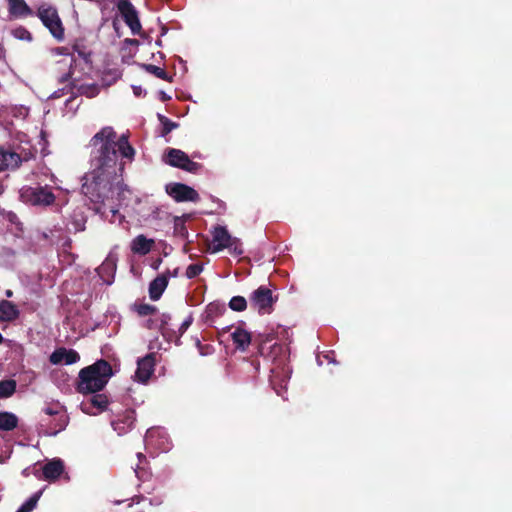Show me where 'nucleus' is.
Listing matches in <instances>:
<instances>
[{
  "instance_id": "f257e3e1",
  "label": "nucleus",
  "mask_w": 512,
  "mask_h": 512,
  "mask_svg": "<svg viewBox=\"0 0 512 512\" xmlns=\"http://www.w3.org/2000/svg\"><path fill=\"white\" fill-rule=\"evenodd\" d=\"M91 169L83 177L82 193L94 204L105 205L107 202H117L111 206V212L118 213V207L123 205L131 194L123 183V164L119 162V154L132 160L135 154L125 135L117 138L111 126L103 127L90 140Z\"/></svg>"
},
{
  "instance_id": "f03ea898",
  "label": "nucleus",
  "mask_w": 512,
  "mask_h": 512,
  "mask_svg": "<svg viewBox=\"0 0 512 512\" xmlns=\"http://www.w3.org/2000/svg\"><path fill=\"white\" fill-rule=\"evenodd\" d=\"M111 376L110 364L105 360H99L80 371L77 390L82 394H94L105 387Z\"/></svg>"
},
{
  "instance_id": "7ed1b4c3",
  "label": "nucleus",
  "mask_w": 512,
  "mask_h": 512,
  "mask_svg": "<svg viewBox=\"0 0 512 512\" xmlns=\"http://www.w3.org/2000/svg\"><path fill=\"white\" fill-rule=\"evenodd\" d=\"M212 253L228 249L230 254L241 256L244 253L242 242L239 238L233 237L224 226H216L212 230V241L210 246Z\"/></svg>"
},
{
  "instance_id": "20e7f679",
  "label": "nucleus",
  "mask_w": 512,
  "mask_h": 512,
  "mask_svg": "<svg viewBox=\"0 0 512 512\" xmlns=\"http://www.w3.org/2000/svg\"><path fill=\"white\" fill-rule=\"evenodd\" d=\"M36 15L57 41L64 40V26L55 7L42 4Z\"/></svg>"
},
{
  "instance_id": "39448f33",
  "label": "nucleus",
  "mask_w": 512,
  "mask_h": 512,
  "mask_svg": "<svg viewBox=\"0 0 512 512\" xmlns=\"http://www.w3.org/2000/svg\"><path fill=\"white\" fill-rule=\"evenodd\" d=\"M20 196L24 202L36 206H49L55 201L48 186L23 187Z\"/></svg>"
},
{
  "instance_id": "423d86ee",
  "label": "nucleus",
  "mask_w": 512,
  "mask_h": 512,
  "mask_svg": "<svg viewBox=\"0 0 512 512\" xmlns=\"http://www.w3.org/2000/svg\"><path fill=\"white\" fill-rule=\"evenodd\" d=\"M163 160L166 164L182 169L190 173H197L201 165L192 161L189 156L180 149L168 148L164 155Z\"/></svg>"
},
{
  "instance_id": "0eeeda50",
  "label": "nucleus",
  "mask_w": 512,
  "mask_h": 512,
  "mask_svg": "<svg viewBox=\"0 0 512 512\" xmlns=\"http://www.w3.org/2000/svg\"><path fill=\"white\" fill-rule=\"evenodd\" d=\"M276 300L277 298L273 296L272 291L265 286L258 287L249 298L251 307L260 314H270Z\"/></svg>"
},
{
  "instance_id": "6e6552de",
  "label": "nucleus",
  "mask_w": 512,
  "mask_h": 512,
  "mask_svg": "<svg viewBox=\"0 0 512 512\" xmlns=\"http://www.w3.org/2000/svg\"><path fill=\"white\" fill-rule=\"evenodd\" d=\"M117 9L133 35L141 32L142 26L135 7L129 0H118Z\"/></svg>"
},
{
  "instance_id": "1a4fd4ad",
  "label": "nucleus",
  "mask_w": 512,
  "mask_h": 512,
  "mask_svg": "<svg viewBox=\"0 0 512 512\" xmlns=\"http://www.w3.org/2000/svg\"><path fill=\"white\" fill-rule=\"evenodd\" d=\"M166 192L176 202H198L200 200V196L194 188L182 183L167 184Z\"/></svg>"
},
{
  "instance_id": "9d476101",
  "label": "nucleus",
  "mask_w": 512,
  "mask_h": 512,
  "mask_svg": "<svg viewBox=\"0 0 512 512\" xmlns=\"http://www.w3.org/2000/svg\"><path fill=\"white\" fill-rule=\"evenodd\" d=\"M108 398L104 394H93L80 404V409L88 415H97L105 411L108 407Z\"/></svg>"
},
{
  "instance_id": "9b49d317",
  "label": "nucleus",
  "mask_w": 512,
  "mask_h": 512,
  "mask_svg": "<svg viewBox=\"0 0 512 512\" xmlns=\"http://www.w3.org/2000/svg\"><path fill=\"white\" fill-rule=\"evenodd\" d=\"M155 364L156 360L153 353L147 354L139 359L135 371V379L141 383H146L154 372Z\"/></svg>"
},
{
  "instance_id": "f8f14e48",
  "label": "nucleus",
  "mask_w": 512,
  "mask_h": 512,
  "mask_svg": "<svg viewBox=\"0 0 512 512\" xmlns=\"http://www.w3.org/2000/svg\"><path fill=\"white\" fill-rule=\"evenodd\" d=\"M49 360L54 365H72L80 360V356L73 349L58 348L50 355Z\"/></svg>"
},
{
  "instance_id": "ddd939ff",
  "label": "nucleus",
  "mask_w": 512,
  "mask_h": 512,
  "mask_svg": "<svg viewBox=\"0 0 512 512\" xmlns=\"http://www.w3.org/2000/svg\"><path fill=\"white\" fill-rule=\"evenodd\" d=\"M44 414L47 416L46 419H50L52 417H58V422L60 423L58 429H65L69 422V417L66 412V409L59 402H53L47 404L43 408Z\"/></svg>"
},
{
  "instance_id": "4468645a",
  "label": "nucleus",
  "mask_w": 512,
  "mask_h": 512,
  "mask_svg": "<svg viewBox=\"0 0 512 512\" xmlns=\"http://www.w3.org/2000/svg\"><path fill=\"white\" fill-rule=\"evenodd\" d=\"M10 18L20 19L32 16L33 10L25 0H6Z\"/></svg>"
},
{
  "instance_id": "2eb2a0df",
  "label": "nucleus",
  "mask_w": 512,
  "mask_h": 512,
  "mask_svg": "<svg viewBox=\"0 0 512 512\" xmlns=\"http://www.w3.org/2000/svg\"><path fill=\"white\" fill-rule=\"evenodd\" d=\"M43 477L45 480L48 481H55L57 480L61 474L64 472V464L63 461L60 459H53L49 462H47L43 468Z\"/></svg>"
},
{
  "instance_id": "dca6fc26",
  "label": "nucleus",
  "mask_w": 512,
  "mask_h": 512,
  "mask_svg": "<svg viewBox=\"0 0 512 512\" xmlns=\"http://www.w3.org/2000/svg\"><path fill=\"white\" fill-rule=\"evenodd\" d=\"M154 245V240L149 239L144 235L136 236L130 244L131 251L134 254L146 255L148 254Z\"/></svg>"
},
{
  "instance_id": "f3484780",
  "label": "nucleus",
  "mask_w": 512,
  "mask_h": 512,
  "mask_svg": "<svg viewBox=\"0 0 512 512\" xmlns=\"http://www.w3.org/2000/svg\"><path fill=\"white\" fill-rule=\"evenodd\" d=\"M20 156L12 151L0 149V171L15 169L21 163Z\"/></svg>"
},
{
  "instance_id": "a211bd4d",
  "label": "nucleus",
  "mask_w": 512,
  "mask_h": 512,
  "mask_svg": "<svg viewBox=\"0 0 512 512\" xmlns=\"http://www.w3.org/2000/svg\"><path fill=\"white\" fill-rule=\"evenodd\" d=\"M19 314V309L14 303L8 300L0 301V321L12 322L18 318Z\"/></svg>"
},
{
  "instance_id": "6ab92c4d",
  "label": "nucleus",
  "mask_w": 512,
  "mask_h": 512,
  "mask_svg": "<svg viewBox=\"0 0 512 512\" xmlns=\"http://www.w3.org/2000/svg\"><path fill=\"white\" fill-rule=\"evenodd\" d=\"M167 285L168 277L166 275L156 277L149 285V296L151 300L156 301L160 299Z\"/></svg>"
},
{
  "instance_id": "aec40b11",
  "label": "nucleus",
  "mask_w": 512,
  "mask_h": 512,
  "mask_svg": "<svg viewBox=\"0 0 512 512\" xmlns=\"http://www.w3.org/2000/svg\"><path fill=\"white\" fill-rule=\"evenodd\" d=\"M232 340L236 347L244 351L251 343L250 333L242 328H235L231 333Z\"/></svg>"
},
{
  "instance_id": "412c9836",
  "label": "nucleus",
  "mask_w": 512,
  "mask_h": 512,
  "mask_svg": "<svg viewBox=\"0 0 512 512\" xmlns=\"http://www.w3.org/2000/svg\"><path fill=\"white\" fill-rule=\"evenodd\" d=\"M58 417H52L50 419L41 420V431L46 436H55L64 429H58L59 426Z\"/></svg>"
},
{
  "instance_id": "4be33fe9",
  "label": "nucleus",
  "mask_w": 512,
  "mask_h": 512,
  "mask_svg": "<svg viewBox=\"0 0 512 512\" xmlns=\"http://www.w3.org/2000/svg\"><path fill=\"white\" fill-rule=\"evenodd\" d=\"M18 425V418L11 412H0V430L11 431Z\"/></svg>"
},
{
  "instance_id": "5701e85b",
  "label": "nucleus",
  "mask_w": 512,
  "mask_h": 512,
  "mask_svg": "<svg viewBox=\"0 0 512 512\" xmlns=\"http://www.w3.org/2000/svg\"><path fill=\"white\" fill-rule=\"evenodd\" d=\"M117 257L113 253H110L104 262L99 267V273L114 274L116 271Z\"/></svg>"
},
{
  "instance_id": "b1692460",
  "label": "nucleus",
  "mask_w": 512,
  "mask_h": 512,
  "mask_svg": "<svg viewBox=\"0 0 512 512\" xmlns=\"http://www.w3.org/2000/svg\"><path fill=\"white\" fill-rule=\"evenodd\" d=\"M16 382L14 380L0 381V398H8L14 394Z\"/></svg>"
},
{
  "instance_id": "393cba45",
  "label": "nucleus",
  "mask_w": 512,
  "mask_h": 512,
  "mask_svg": "<svg viewBox=\"0 0 512 512\" xmlns=\"http://www.w3.org/2000/svg\"><path fill=\"white\" fill-rule=\"evenodd\" d=\"M41 496V491L34 493L30 496L18 509L16 512H31L36 508V504Z\"/></svg>"
},
{
  "instance_id": "a878e982",
  "label": "nucleus",
  "mask_w": 512,
  "mask_h": 512,
  "mask_svg": "<svg viewBox=\"0 0 512 512\" xmlns=\"http://www.w3.org/2000/svg\"><path fill=\"white\" fill-rule=\"evenodd\" d=\"M142 67L150 74H153L157 78L162 80L171 81V77L168 76L166 71L156 65L153 64H143Z\"/></svg>"
},
{
  "instance_id": "bb28decb",
  "label": "nucleus",
  "mask_w": 512,
  "mask_h": 512,
  "mask_svg": "<svg viewBox=\"0 0 512 512\" xmlns=\"http://www.w3.org/2000/svg\"><path fill=\"white\" fill-rule=\"evenodd\" d=\"M229 307L233 311H244L247 308V300L242 296H234L229 301Z\"/></svg>"
},
{
  "instance_id": "cd10ccee",
  "label": "nucleus",
  "mask_w": 512,
  "mask_h": 512,
  "mask_svg": "<svg viewBox=\"0 0 512 512\" xmlns=\"http://www.w3.org/2000/svg\"><path fill=\"white\" fill-rule=\"evenodd\" d=\"M133 424V418L128 415L126 417V422H121V421H113L112 422V426L114 428L115 431H117V433L119 435L125 433L127 431L128 428H130Z\"/></svg>"
},
{
  "instance_id": "c85d7f7f",
  "label": "nucleus",
  "mask_w": 512,
  "mask_h": 512,
  "mask_svg": "<svg viewBox=\"0 0 512 512\" xmlns=\"http://www.w3.org/2000/svg\"><path fill=\"white\" fill-rule=\"evenodd\" d=\"M11 34L16 39H19V40H24V41H31L32 40L31 33L26 28H24L22 26L13 29L11 31Z\"/></svg>"
},
{
  "instance_id": "c756f323",
  "label": "nucleus",
  "mask_w": 512,
  "mask_h": 512,
  "mask_svg": "<svg viewBox=\"0 0 512 512\" xmlns=\"http://www.w3.org/2000/svg\"><path fill=\"white\" fill-rule=\"evenodd\" d=\"M157 318L159 321V331L162 333L163 336H165L168 331V325L169 322L171 321V316L167 313H162L158 315Z\"/></svg>"
},
{
  "instance_id": "7c9ffc66",
  "label": "nucleus",
  "mask_w": 512,
  "mask_h": 512,
  "mask_svg": "<svg viewBox=\"0 0 512 512\" xmlns=\"http://www.w3.org/2000/svg\"><path fill=\"white\" fill-rule=\"evenodd\" d=\"M159 120L163 126V130H162V135H167L168 133H170L173 129H175L178 125L177 123L171 121L170 119H168L167 117L163 116V115H159Z\"/></svg>"
},
{
  "instance_id": "2f4dec72",
  "label": "nucleus",
  "mask_w": 512,
  "mask_h": 512,
  "mask_svg": "<svg viewBox=\"0 0 512 512\" xmlns=\"http://www.w3.org/2000/svg\"><path fill=\"white\" fill-rule=\"evenodd\" d=\"M135 310L140 316H147L154 315L156 307L149 304H139L135 306Z\"/></svg>"
},
{
  "instance_id": "473e14b6",
  "label": "nucleus",
  "mask_w": 512,
  "mask_h": 512,
  "mask_svg": "<svg viewBox=\"0 0 512 512\" xmlns=\"http://www.w3.org/2000/svg\"><path fill=\"white\" fill-rule=\"evenodd\" d=\"M203 271V265L200 263L191 264L186 269V277L188 279L195 278Z\"/></svg>"
},
{
  "instance_id": "72a5a7b5",
  "label": "nucleus",
  "mask_w": 512,
  "mask_h": 512,
  "mask_svg": "<svg viewBox=\"0 0 512 512\" xmlns=\"http://www.w3.org/2000/svg\"><path fill=\"white\" fill-rule=\"evenodd\" d=\"M80 91L83 95H86L89 98H93L99 93V86L96 84L83 85L80 88Z\"/></svg>"
},
{
  "instance_id": "f704fd0d",
  "label": "nucleus",
  "mask_w": 512,
  "mask_h": 512,
  "mask_svg": "<svg viewBox=\"0 0 512 512\" xmlns=\"http://www.w3.org/2000/svg\"><path fill=\"white\" fill-rule=\"evenodd\" d=\"M85 218L84 216L79 213V214H75V218L72 222L73 226H74V230L75 231H83L85 229Z\"/></svg>"
},
{
  "instance_id": "c9c22d12",
  "label": "nucleus",
  "mask_w": 512,
  "mask_h": 512,
  "mask_svg": "<svg viewBox=\"0 0 512 512\" xmlns=\"http://www.w3.org/2000/svg\"><path fill=\"white\" fill-rule=\"evenodd\" d=\"M196 345H197V348H198L199 353H200L201 355H208V354H210V353H211V350H212L211 346H209V345H205V346H204V345H202V344L200 343V341H199V340H197Z\"/></svg>"
},
{
  "instance_id": "e433bc0d",
  "label": "nucleus",
  "mask_w": 512,
  "mask_h": 512,
  "mask_svg": "<svg viewBox=\"0 0 512 512\" xmlns=\"http://www.w3.org/2000/svg\"><path fill=\"white\" fill-rule=\"evenodd\" d=\"M192 320H193V319H192V317H191V316H189L188 318H186V319L182 322V324H181V325H180V327H179V333H180V335H182V334H183V333H184V332L189 328V326L192 324Z\"/></svg>"
},
{
  "instance_id": "4c0bfd02",
  "label": "nucleus",
  "mask_w": 512,
  "mask_h": 512,
  "mask_svg": "<svg viewBox=\"0 0 512 512\" xmlns=\"http://www.w3.org/2000/svg\"><path fill=\"white\" fill-rule=\"evenodd\" d=\"M158 325H159V321H158L157 316L152 319L147 320V322H146V327L149 329H158L159 330Z\"/></svg>"
},
{
  "instance_id": "58836bf2",
  "label": "nucleus",
  "mask_w": 512,
  "mask_h": 512,
  "mask_svg": "<svg viewBox=\"0 0 512 512\" xmlns=\"http://www.w3.org/2000/svg\"><path fill=\"white\" fill-rule=\"evenodd\" d=\"M158 430L150 429L147 431L145 439L147 442H150L152 438L155 436L156 433H158Z\"/></svg>"
},
{
  "instance_id": "ea45409f",
  "label": "nucleus",
  "mask_w": 512,
  "mask_h": 512,
  "mask_svg": "<svg viewBox=\"0 0 512 512\" xmlns=\"http://www.w3.org/2000/svg\"><path fill=\"white\" fill-rule=\"evenodd\" d=\"M271 384H272L273 388L275 389L276 393L278 395H281L280 390L276 387V384H275V376H273V378L271 379Z\"/></svg>"
},
{
  "instance_id": "a19ab883",
  "label": "nucleus",
  "mask_w": 512,
  "mask_h": 512,
  "mask_svg": "<svg viewBox=\"0 0 512 512\" xmlns=\"http://www.w3.org/2000/svg\"><path fill=\"white\" fill-rule=\"evenodd\" d=\"M133 91H134V94L139 96L141 94V87L140 86H133Z\"/></svg>"
},
{
  "instance_id": "79ce46f5",
  "label": "nucleus",
  "mask_w": 512,
  "mask_h": 512,
  "mask_svg": "<svg viewBox=\"0 0 512 512\" xmlns=\"http://www.w3.org/2000/svg\"><path fill=\"white\" fill-rule=\"evenodd\" d=\"M160 97H161V100H163V101L170 99V96H168L164 91H160Z\"/></svg>"
},
{
  "instance_id": "37998d69",
  "label": "nucleus",
  "mask_w": 512,
  "mask_h": 512,
  "mask_svg": "<svg viewBox=\"0 0 512 512\" xmlns=\"http://www.w3.org/2000/svg\"><path fill=\"white\" fill-rule=\"evenodd\" d=\"M69 78H70V73H67L60 77V81L64 83V82L68 81Z\"/></svg>"
},
{
  "instance_id": "c03bdc74",
  "label": "nucleus",
  "mask_w": 512,
  "mask_h": 512,
  "mask_svg": "<svg viewBox=\"0 0 512 512\" xmlns=\"http://www.w3.org/2000/svg\"><path fill=\"white\" fill-rule=\"evenodd\" d=\"M139 470H140V466H139V465H137V466H136V468L134 469V471H135L136 476H137L139 479H141V477H142V476L140 475Z\"/></svg>"
},
{
  "instance_id": "a18cd8bd",
  "label": "nucleus",
  "mask_w": 512,
  "mask_h": 512,
  "mask_svg": "<svg viewBox=\"0 0 512 512\" xmlns=\"http://www.w3.org/2000/svg\"><path fill=\"white\" fill-rule=\"evenodd\" d=\"M125 42L128 44H137L138 43V41L136 39H126Z\"/></svg>"
},
{
  "instance_id": "49530a36",
  "label": "nucleus",
  "mask_w": 512,
  "mask_h": 512,
  "mask_svg": "<svg viewBox=\"0 0 512 512\" xmlns=\"http://www.w3.org/2000/svg\"><path fill=\"white\" fill-rule=\"evenodd\" d=\"M137 457L139 459V462H141L143 459H145V456L142 453H137Z\"/></svg>"
},
{
  "instance_id": "de8ad7c7",
  "label": "nucleus",
  "mask_w": 512,
  "mask_h": 512,
  "mask_svg": "<svg viewBox=\"0 0 512 512\" xmlns=\"http://www.w3.org/2000/svg\"><path fill=\"white\" fill-rule=\"evenodd\" d=\"M5 294L8 298L13 296V292L11 290H6Z\"/></svg>"
},
{
  "instance_id": "09e8293b",
  "label": "nucleus",
  "mask_w": 512,
  "mask_h": 512,
  "mask_svg": "<svg viewBox=\"0 0 512 512\" xmlns=\"http://www.w3.org/2000/svg\"><path fill=\"white\" fill-rule=\"evenodd\" d=\"M178 274V268L174 269V271L171 273L172 277H176Z\"/></svg>"
},
{
  "instance_id": "8fccbe9b",
  "label": "nucleus",
  "mask_w": 512,
  "mask_h": 512,
  "mask_svg": "<svg viewBox=\"0 0 512 512\" xmlns=\"http://www.w3.org/2000/svg\"><path fill=\"white\" fill-rule=\"evenodd\" d=\"M3 341V336L2 334L0 333V343Z\"/></svg>"
}]
</instances>
